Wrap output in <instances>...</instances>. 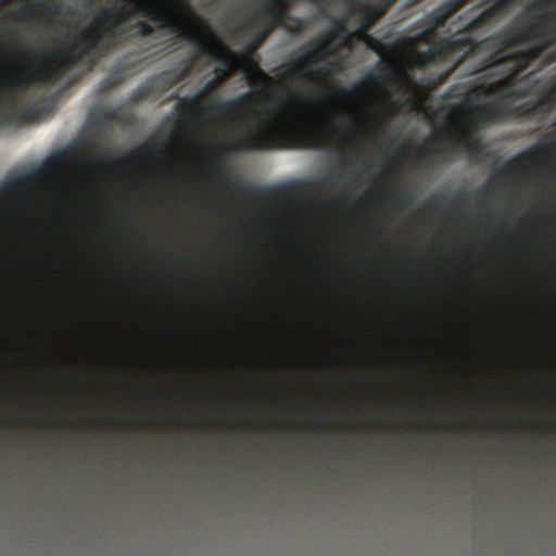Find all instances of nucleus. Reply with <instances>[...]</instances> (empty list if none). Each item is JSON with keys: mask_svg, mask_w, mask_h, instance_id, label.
<instances>
[{"mask_svg": "<svg viewBox=\"0 0 556 556\" xmlns=\"http://www.w3.org/2000/svg\"><path fill=\"white\" fill-rule=\"evenodd\" d=\"M72 40L46 54L31 72L34 81L52 85L64 78L85 56H104L137 39L172 36L190 42L197 51L219 62L215 76L224 83L236 68L231 52L193 12L192 2H111Z\"/></svg>", "mask_w": 556, "mask_h": 556, "instance_id": "obj_1", "label": "nucleus"}, {"mask_svg": "<svg viewBox=\"0 0 556 556\" xmlns=\"http://www.w3.org/2000/svg\"><path fill=\"white\" fill-rule=\"evenodd\" d=\"M306 51L292 62L276 67L273 72L280 78L291 76L304 77L312 66L324 60L332 51L331 41L327 38L314 43L306 45ZM277 86L286 94L287 102L279 106V110L266 114L260 119V111H254L256 123L250 124L243 118V135L236 144L230 146L227 151L236 150H266L278 146L282 134H287L296 147L305 149H317L326 147L329 140V130L326 127L317 129L307 128L298 123L295 115L287 111L290 105L303 108L312 104V101L300 97L293 89L285 86L281 81Z\"/></svg>", "mask_w": 556, "mask_h": 556, "instance_id": "obj_2", "label": "nucleus"}, {"mask_svg": "<svg viewBox=\"0 0 556 556\" xmlns=\"http://www.w3.org/2000/svg\"><path fill=\"white\" fill-rule=\"evenodd\" d=\"M267 8L248 18L245 26L254 30L251 42L252 49L260 48L268 36L278 27L285 28L291 34H299L304 29L301 18L292 17L289 11L295 2H265Z\"/></svg>", "mask_w": 556, "mask_h": 556, "instance_id": "obj_3", "label": "nucleus"}, {"mask_svg": "<svg viewBox=\"0 0 556 556\" xmlns=\"http://www.w3.org/2000/svg\"><path fill=\"white\" fill-rule=\"evenodd\" d=\"M340 71H342V63L340 61H329L318 70L305 73L304 78L312 79L313 77H320L323 78V86L336 90V94L329 91L321 93L319 100L323 104L337 105L338 103H344L348 100L354 99L357 94H361L366 87L376 86L379 81L378 75L369 73L365 75L361 81L348 89L341 87L336 80H328L333 73Z\"/></svg>", "mask_w": 556, "mask_h": 556, "instance_id": "obj_4", "label": "nucleus"}, {"mask_svg": "<svg viewBox=\"0 0 556 556\" xmlns=\"http://www.w3.org/2000/svg\"><path fill=\"white\" fill-rule=\"evenodd\" d=\"M178 99L179 114L185 116L193 110L201 113H218L225 116H241L248 111H252L255 97L251 92H244L231 100L214 101L207 105H203V99L199 92L192 96H184Z\"/></svg>", "mask_w": 556, "mask_h": 556, "instance_id": "obj_5", "label": "nucleus"}, {"mask_svg": "<svg viewBox=\"0 0 556 556\" xmlns=\"http://www.w3.org/2000/svg\"><path fill=\"white\" fill-rule=\"evenodd\" d=\"M27 81L21 80L16 85L5 87L0 77V125H26L38 121L42 116L41 108L28 105L17 108L11 103L9 96L20 97L26 89Z\"/></svg>", "mask_w": 556, "mask_h": 556, "instance_id": "obj_6", "label": "nucleus"}, {"mask_svg": "<svg viewBox=\"0 0 556 556\" xmlns=\"http://www.w3.org/2000/svg\"><path fill=\"white\" fill-rule=\"evenodd\" d=\"M194 60L180 70H172L161 72L141 84L135 89L130 96V100L135 103L153 99H160L165 92L185 80L191 73Z\"/></svg>", "mask_w": 556, "mask_h": 556, "instance_id": "obj_7", "label": "nucleus"}, {"mask_svg": "<svg viewBox=\"0 0 556 556\" xmlns=\"http://www.w3.org/2000/svg\"><path fill=\"white\" fill-rule=\"evenodd\" d=\"M153 151L154 150L148 143H143L117 157L108 156L100 152L101 165L105 167H119L122 165H130L151 155Z\"/></svg>", "mask_w": 556, "mask_h": 556, "instance_id": "obj_8", "label": "nucleus"}, {"mask_svg": "<svg viewBox=\"0 0 556 556\" xmlns=\"http://www.w3.org/2000/svg\"><path fill=\"white\" fill-rule=\"evenodd\" d=\"M138 62H123L116 68H114L100 84V91L108 92L113 88L117 87L126 79L131 77L138 72Z\"/></svg>", "mask_w": 556, "mask_h": 556, "instance_id": "obj_9", "label": "nucleus"}, {"mask_svg": "<svg viewBox=\"0 0 556 556\" xmlns=\"http://www.w3.org/2000/svg\"><path fill=\"white\" fill-rule=\"evenodd\" d=\"M448 7H440L437 10H434L428 17H427V26H428V33L432 34L437 29L445 27L447 23H450V20L456 13L458 10L463 8L464 4L467 2H446Z\"/></svg>", "mask_w": 556, "mask_h": 556, "instance_id": "obj_10", "label": "nucleus"}, {"mask_svg": "<svg viewBox=\"0 0 556 556\" xmlns=\"http://www.w3.org/2000/svg\"><path fill=\"white\" fill-rule=\"evenodd\" d=\"M541 154H546V151L539 147H533L530 150L523 151L511 157L500 170L501 176L513 177L519 170L525 168L526 162L538 157Z\"/></svg>", "mask_w": 556, "mask_h": 556, "instance_id": "obj_11", "label": "nucleus"}, {"mask_svg": "<svg viewBox=\"0 0 556 556\" xmlns=\"http://www.w3.org/2000/svg\"><path fill=\"white\" fill-rule=\"evenodd\" d=\"M40 174L41 169H35L7 178L4 181L0 184V201H2L3 198L9 193L17 192L26 188Z\"/></svg>", "mask_w": 556, "mask_h": 556, "instance_id": "obj_12", "label": "nucleus"}, {"mask_svg": "<svg viewBox=\"0 0 556 556\" xmlns=\"http://www.w3.org/2000/svg\"><path fill=\"white\" fill-rule=\"evenodd\" d=\"M223 188L226 190L233 191L238 195L244 198V199H261L265 200L269 197L271 193V190L260 187V186H253V185H244L241 180H227L223 184Z\"/></svg>", "mask_w": 556, "mask_h": 556, "instance_id": "obj_13", "label": "nucleus"}, {"mask_svg": "<svg viewBox=\"0 0 556 556\" xmlns=\"http://www.w3.org/2000/svg\"><path fill=\"white\" fill-rule=\"evenodd\" d=\"M381 4L379 12L374 11L372 9H368L364 11L361 16V26L357 30L354 31V36L363 37L366 35V31L377 22V20L394 4L395 2H379Z\"/></svg>", "mask_w": 556, "mask_h": 556, "instance_id": "obj_14", "label": "nucleus"}, {"mask_svg": "<svg viewBox=\"0 0 556 556\" xmlns=\"http://www.w3.org/2000/svg\"><path fill=\"white\" fill-rule=\"evenodd\" d=\"M119 108H102L91 114V118L97 126H104L119 119Z\"/></svg>", "mask_w": 556, "mask_h": 556, "instance_id": "obj_15", "label": "nucleus"}, {"mask_svg": "<svg viewBox=\"0 0 556 556\" xmlns=\"http://www.w3.org/2000/svg\"><path fill=\"white\" fill-rule=\"evenodd\" d=\"M482 4H488L489 2H481ZM493 5L485 10L483 13H481L476 20L475 23L479 25H485L490 22H492L493 17L502 12L503 10L507 9L509 4L513 2H492Z\"/></svg>", "mask_w": 556, "mask_h": 556, "instance_id": "obj_16", "label": "nucleus"}, {"mask_svg": "<svg viewBox=\"0 0 556 556\" xmlns=\"http://www.w3.org/2000/svg\"><path fill=\"white\" fill-rule=\"evenodd\" d=\"M539 102L545 116L556 108V80L541 96Z\"/></svg>", "mask_w": 556, "mask_h": 556, "instance_id": "obj_17", "label": "nucleus"}, {"mask_svg": "<svg viewBox=\"0 0 556 556\" xmlns=\"http://www.w3.org/2000/svg\"><path fill=\"white\" fill-rule=\"evenodd\" d=\"M353 34H350L345 26L344 20H338L334 22L333 27L327 33L326 38L331 42L337 38H343L344 43H348L351 40Z\"/></svg>", "mask_w": 556, "mask_h": 556, "instance_id": "obj_18", "label": "nucleus"}, {"mask_svg": "<svg viewBox=\"0 0 556 556\" xmlns=\"http://www.w3.org/2000/svg\"><path fill=\"white\" fill-rule=\"evenodd\" d=\"M247 81L251 87L267 86L273 84V78L267 75L262 68L256 67L247 75Z\"/></svg>", "mask_w": 556, "mask_h": 556, "instance_id": "obj_19", "label": "nucleus"}, {"mask_svg": "<svg viewBox=\"0 0 556 556\" xmlns=\"http://www.w3.org/2000/svg\"><path fill=\"white\" fill-rule=\"evenodd\" d=\"M486 195H489V191L485 188H481L480 190L473 193H470L467 190L462 189L456 193L455 198L452 201H450L448 205L450 207H454L458 204H465L469 197L472 199H477Z\"/></svg>", "mask_w": 556, "mask_h": 556, "instance_id": "obj_20", "label": "nucleus"}, {"mask_svg": "<svg viewBox=\"0 0 556 556\" xmlns=\"http://www.w3.org/2000/svg\"><path fill=\"white\" fill-rule=\"evenodd\" d=\"M390 199L400 210H405L414 203L415 197L409 191L403 190L392 193Z\"/></svg>", "mask_w": 556, "mask_h": 556, "instance_id": "obj_21", "label": "nucleus"}, {"mask_svg": "<svg viewBox=\"0 0 556 556\" xmlns=\"http://www.w3.org/2000/svg\"><path fill=\"white\" fill-rule=\"evenodd\" d=\"M464 138L468 143L470 151L477 155L481 156L485 153V146L482 143L480 139L473 138L469 132L464 134Z\"/></svg>", "mask_w": 556, "mask_h": 556, "instance_id": "obj_22", "label": "nucleus"}, {"mask_svg": "<svg viewBox=\"0 0 556 556\" xmlns=\"http://www.w3.org/2000/svg\"><path fill=\"white\" fill-rule=\"evenodd\" d=\"M223 84L222 79L217 78L216 76H214L213 78H211L210 80H207L205 83V85L203 86V88L199 91V93L201 94L202 99L204 100L210 93L214 92L215 90L218 89V87Z\"/></svg>", "mask_w": 556, "mask_h": 556, "instance_id": "obj_23", "label": "nucleus"}, {"mask_svg": "<svg viewBox=\"0 0 556 556\" xmlns=\"http://www.w3.org/2000/svg\"><path fill=\"white\" fill-rule=\"evenodd\" d=\"M64 156L63 152L53 153L46 160V165L49 167H56L64 161Z\"/></svg>", "mask_w": 556, "mask_h": 556, "instance_id": "obj_24", "label": "nucleus"}, {"mask_svg": "<svg viewBox=\"0 0 556 556\" xmlns=\"http://www.w3.org/2000/svg\"><path fill=\"white\" fill-rule=\"evenodd\" d=\"M443 199H434V201L428 205L429 210L439 208L441 206Z\"/></svg>", "mask_w": 556, "mask_h": 556, "instance_id": "obj_25", "label": "nucleus"}, {"mask_svg": "<svg viewBox=\"0 0 556 556\" xmlns=\"http://www.w3.org/2000/svg\"><path fill=\"white\" fill-rule=\"evenodd\" d=\"M408 149H409V146L406 142L401 146L402 153H406L408 151Z\"/></svg>", "mask_w": 556, "mask_h": 556, "instance_id": "obj_26", "label": "nucleus"}, {"mask_svg": "<svg viewBox=\"0 0 556 556\" xmlns=\"http://www.w3.org/2000/svg\"><path fill=\"white\" fill-rule=\"evenodd\" d=\"M355 125H356V121H355V119H353L351 123H349V124L346 125V128H348V129H352Z\"/></svg>", "mask_w": 556, "mask_h": 556, "instance_id": "obj_27", "label": "nucleus"}, {"mask_svg": "<svg viewBox=\"0 0 556 556\" xmlns=\"http://www.w3.org/2000/svg\"><path fill=\"white\" fill-rule=\"evenodd\" d=\"M481 25L475 23V21L472 23H470L468 26H465V29H468V27H480Z\"/></svg>", "mask_w": 556, "mask_h": 556, "instance_id": "obj_28", "label": "nucleus"}, {"mask_svg": "<svg viewBox=\"0 0 556 556\" xmlns=\"http://www.w3.org/2000/svg\"><path fill=\"white\" fill-rule=\"evenodd\" d=\"M427 153H428V154H431V155H434V154H439V153H440V151H438V150H433V149H430V150H427Z\"/></svg>", "mask_w": 556, "mask_h": 556, "instance_id": "obj_29", "label": "nucleus"}, {"mask_svg": "<svg viewBox=\"0 0 556 556\" xmlns=\"http://www.w3.org/2000/svg\"><path fill=\"white\" fill-rule=\"evenodd\" d=\"M10 2H2L0 1V5L9 4ZM35 4H45L46 2H34Z\"/></svg>", "mask_w": 556, "mask_h": 556, "instance_id": "obj_30", "label": "nucleus"}, {"mask_svg": "<svg viewBox=\"0 0 556 556\" xmlns=\"http://www.w3.org/2000/svg\"><path fill=\"white\" fill-rule=\"evenodd\" d=\"M445 139H446V141H448L450 143H452V144L454 143V139H453V137H452V136H447Z\"/></svg>", "mask_w": 556, "mask_h": 556, "instance_id": "obj_31", "label": "nucleus"}, {"mask_svg": "<svg viewBox=\"0 0 556 556\" xmlns=\"http://www.w3.org/2000/svg\"><path fill=\"white\" fill-rule=\"evenodd\" d=\"M408 7H413L414 4H417L418 2H415V1H412V2H406Z\"/></svg>", "mask_w": 556, "mask_h": 556, "instance_id": "obj_32", "label": "nucleus"}, {"mask_svg": "<svg viewBox=\"0 0 556 556\" xmlns=\"http://www.w3.org/2000/svg\"><path fill=\"white\" fill-rule=\"evenodd\" d=\"M546 139L552 140L553 139V135L552 134L547 135Z\"/></svg>", "mask_w": 556, "mask_h": 556, "instance_id": "obj_33", "label": "nucleus"}, {"mask_svg": "<svg viewBox=\"0 0 556 556\" xmlns=\"http://www.w3.org/2000/svg\"><path fill=\"white\" fill-rule=\"evenodd\" d=\"M343 201H348L349 200V197H344L342 198Z\"/></svg>", "mask_w": 556, "mask_h": 556, "instance_id": "obj_34", "label": "nucleus"}, {"mask_svg": "<svg viewBox=\"0 0 556 556\" xmlns=\"http://www.w3.org/2000/svg\"><path fill=\"white\" fill-rule=\"evenodd\" d=\"M88 4H93L94 2L93 1H90V2H87Z\"/></svg>", "mask_w": 556, "mask_h": 556, "instance_id": "obj_35", "label": "nucleus"}, {"mask_svg": "<svg viewBox=\"0 0 556 556\" xmlns=\"http://www.w3.org/2000/svg\"><path fill=\"white\" fill-rule=\"evenodd\" d=\"M315 3H316V4H319L320 2H319V1H316Z\"/></svg>", "mask_w": 556, "mask_h": 556, "instance_id": "obj_36", "label": "nucleus"}, {"mask_svg": "<svg viewBox=\"0 0 556 556\" xmlns=\"http://www.w3.org/2000/svg\"><path fill=\"white\" fill-rule=\"evenodd\" d=\"M349 3H350V4H353L354 2H353V1H350Z\"/></svg>", "mask_w": 556, "mask_h": 556, "instance_id": "obj_37", "label": "nucleus"}]
</instances>
